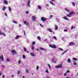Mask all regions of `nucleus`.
<instances>
[{
    "mask_svg": "<svg viewBox=\"0 0 78 78\" xmlns=\"http://www.w3.org/2000/svg\"><path fill=\"white\" fill-rule=\"evenodd\" d=\"M75 45V42H71L69 44V45L70 46H73V45Z\"/></svg>",
    "mask_w": 78,
    "mask_h": 78,
    "instance_id": "obj_1",
    "label": "nucleus"
},
{
    "mask_svg": "<svg viewBox=\"0 0 78 78\" xmlns=\"http://www.w3.org/2000/svg\"><path fill=\"white\" fill-rule=\"evenodd\" d=\"M46 18H45V17H42L41 19V20L42 21H43V22H45V20H46Z\"/></svg>",
    "mask_w": 78,
    "mask_h": 78,
    "instance_id": "obj_2",
    "label": "nucleus"
},
{
    "mask_svg": "<svg viewBox=\"0 0 78 78\" xmlns=\"http://www.w3.org/2000/svg\"><path fill=\"white\" fill-rule=\"evenodd\" d=\"M11 52L12 54H13V55H14V54L16 53V50H13L11 51Z\"/></svg>",
    "mask_w": 78,
    "mask_h": 78,
    "instance_id": "obj_3",
    "label": "nucleus"
},
{
    "mask_svg": "<svg viewBox=\"0 0 78 78\" xmlns=\"http://www.w3.org/2000/svg\"><path fill=\"white\" fill-rule=\"evenodd\" d=\"M61 67H62V65L55 66V68H57V69L59 68H61Z\"/></svg>",
    "mask_w": 78,
    "mask_h": 78,
    "instance_id": "obj_4",
    "label": "nucleus"
},
{
    "mask_svg": "<svg viewBox=\"0 0 78 78\" xmlns=\"http://www.w3.org/2000/svg\"><path fill=\"white\" fill-rule=\"evenodd\" d=\"M0 59H2L3 62L4 61V60H3V55H2L0 56Z\"/></svg>",
    "mask_w": 78,
    "mask_h": 78,
    "instance_id": "obj_5",
    "label": "nucleus"
},
{
    "mask_svg": "<svg viewBox=\"0 0 78 78\" xmlns=\"http://www.w3.org/2000/svg\"><path fill=\"white\" fill-rule=\"evenodd\" d=\"M24 24L26 25H27V26H29V23H28L27 22L25 21H23Z\"/></svg>",
    "mask_w": 78,
    "mask_h": 78,
    "instance_id": "obj_6",
    "label": "nucleus"
},
{
    "mask_svg": "<svg viewBox=\"0 0 78 78\" xmlns=\"http://www.w3.org/2000/svg\"><path fill=\"white\" fill-rule=\"evenodd\" d=\"M56 60H57L56 58L53 59L52 61V62H54V63H56V61H56Z\"/></svg>",
    "mask_w": 78,
    "mask_h": 78,
    "instance_id": "obj_7",
    "label": "nucleus"
},
{
    "mask_svg": "<svg viewBox=\"0 0 78 78\" xmlns=\"http://www.w3.org/2000/svg\"><path fill=\"white\" fill-rule=\"evenodd\" d=\"M3 2H4L5 5H8V2L6 0L4 1Z\"/></svg>",
    "mask_w": 78,
    "mask_h": 78,
    "instance_id": "obj_8",
    "label": "nucleus"
},
{
    "mask_svg": "<svg viewBox=\"0 0 78 78\" xmlns=\"http://www.w3.org/2000/svg\"><path fill=\"white\" fill-rule=\"evenodd\" d=\"M30 1L29 0L28 1V2H27V5L29 7H30Z\"/></svg>",
    "mask_w": 78,
    "mask_h": 78,
    "instance_id": "obj_9",
    "label": "nucleus"
},
{
    "mask_svg": "<svg viewBox=\"0 0 78 78\" xmlns=\"http://www.w3.org/2000/svg\"><path fill=\"white\" fill-rule=\"evenodd\" d=\"M63 19H64V20H69V19H67V18L66 17V16H64L63 17Z\"/></svg>",
    "mask_w": 78,
    "mask_h": 78,
    "instance_id": "obj_10",
    "label": "nucleus"
},
{
    "mask_svg": "<svg viewBox=\"0 0 78 78\" xmlns=\"http://www.w3.org/2000/svg\"><path fill=\"white\" fill-rule=\"evenodd\" d=\"M32 18L33 21H34V20H36V18L35 17V16H32Z\"/></svg>",
    "mask_w": 78,
    "mask_h": 78,
    "instance_id": "obj_11",
    "label": "nucleus"
},
{
    "mask_svg": "<svg viewBox=\"0 0 78 78\" xmlns=\"http://www.w3.org/2000/svg\"><path fill=\"white\" fill-rule=\"evenodd\" d=\"M68 51V49H67L66 50L63 52L62 54V55H64V53H66V52H67Z\"/></svg>",
    "mask_w": 78,
    "mask_h": 78,
    "instance_id": "obj_12",
    "label": "nucleus"
},
{
    "mask_svg": "<svg viewBox=\"0 0 78 78\" xmlns=\"http://www.w3.org/2000/svg\"><path fill=\"white\" fill-rule=\"evenodd\" d=\"M30 55L31 56H35V55H34V54H33V53H30Z\"/></svg>",
    "mask_w": 78,
    "mask_h": 78,
    "instance_id": "obj_13",
    "label": "nucleus"
},
{
    "mask_svg": "<svg viewBox=\"0 0 78 78\" xmlns=\"http://www.w3.org/2000/svg\"><path fill=\"white\" fill-rule=\"evenodd\" d=\"M52 48H53L56 49L57 48L56 46V45H53L52 46Z\"/></svg>",
    "mask_w": 78,
    "mask_h": 78,
    "instance_id": "obj_14",
    "label": "nucleus"
},
{
    "mask_svg": "<svg viewBox=\"0 0 78 78\" xmlns=\"http://www.w3.org/2000/svg\"><path fill=\"white\" fill-rule=\"evenodd\" d=\"M48 31H49V32H50L51 33H53V31L51 30L50 29H48Z\"/></svg>",
    "mask_w": 78,
    "mask_h": 78,
    "instance_id": "obj_15",
    "label": "nucleus"
},
{
    "mask_svg": "<svg viewBox=\"0 0 78 78\" xmlns=\"http://www.w3.org/2000/svg\"><path fill=\"white\" fill-rule=\"evenodd\" d=\"M67 62L68 63H71V61H70V59H68L67 60Z\"/></svg>",
    "mask_w": 78,
    "mask_h": 78,
    "instance_id": "obj_16",
    "label": "nucleus"
},
{
    "mask_svg": "<svg viewBox=\"0 0 78 78\" xmlns=\"http://www.w3.org/2000/svg\"><path fill=\"white\" fill-rule=\"evenodd\" d=\"M58 26H57V25H55V30H58Z\"/></svg>",
    "mask_w": 78,
    "mask_h": 78,
    "instance_id": "obj_17",
    "label": "nucleus"
},
{
    "mask_svg": "<svg viewBox=\"0 0 78 78\" xmlns=\"http://www.w3.org/2000/svg\"><path fill=\"white\" fill-rule=\"evenodd\" d=\"M72 14H74V12H72L70 13L69 16H71Z\"/></svg>",
    "mask_w": 78,
    "mask_h": 78,
    "instance_id": "obj_18",
    "label": "nucleus"
},
{
    "mask_svg": "<svg viewBox=\"0 0 78 78\" xmlns=\"http://www.w3.org/2000/svg\"><path fill=\"white\" fill-rule=\"evenodd\" d=\"M6 7H3V8H2L3 11H5V9H6Z\"/></svg>",
    "mask_w": 78,
    "mask_h": 78,
    "instance_id": "obj_19",
    "label": "nucleus"
},
{
    "mask_svg": "<svg viewBox=\"0 0 78 78\" xmlns=\"http://www.w3.org/2000/svg\"><path fill=\"white\" fill-rule=\"evenodd\" d=\"M37 39H38L39 41H41V37L40 36H37Z\"/></svg>",
    "mask_w": 78,
    "mask_h": 78,
    "instance_id": "obj_20",
    "label": "nucleus"
},
{
    "mask_svg": "<svg viewBox=\"0 0 78 78\" xmlns=\"http://www.w3.org/2000/svg\"><path fill=\"white\" fill-rule=\"evenodd\" d=\"M19 37V36L17 35L16 36V37H15V39H18Z\"/></svg>",
    "mask_w": 78,
    "mask_h": 78,
    "instance_id": "obj_21",
    "label": "nucleus"
},
{
    "mask_svg": "<svg viewBox=\"0 0 78 78\" xmlns=\"http://www.w3.org/2000/svg\"><path fill=\"white\" fill-rule=\"evenodd\" d=\"M23 59L26 58V57H25V56L24 55H23Z\"/></svg>",
    "mask_w": 78,
    "mask_h": 78,
    "instance_id": "obj_22",
    "label": "nucleus"
},
{
    "mask_svg": "<svg viewBox=\"0 0 78 78\" xmlns=\"http://www.w3.org/2000/svg\"><path fill=\"white\" fill-rule=\"evenodd\" d=\"M35 44H36V42L35 41H34L32 42V45H34Z\"/></svg>",
    "mask_w": 78,
    "mask_h": 78,
    "instance_id": "obj_23",
    "label": "nucleus"
},
{
    "mask_svg": "<svg viewBox=\"0 0 78 78\" xmlns=\"http://www.w3.org/2000/svg\"><path fill=\"white\" fill-rule=\"evenodd\" d=\"M8 8L9 11H11V7H9Z\"/></svg>",
    "mask_w": 78,
    "mask_h": 78,
    "instance_id": "obj_24",
    "label": "nucleus"
},
{
    "mask_svg": "<svg viewBox=\"0 0 78 78\" xmlns=\"http://www.w3.org/2000/svg\"><path fill=\"white\" fill-rule=\"evenodd\" d=\"M48 67H49L50 69H51V66H50V64H48Z\"/></svg>",
    "mask_w": 78,
    "mask_h": 78,
    "instance_id": "obj_25",
    "label": "nucleus"
},
{
    "mask_svg": "<svg viewBox=\"0 0 78 78\" xmlns=\"http://www.w3.org/2000/svg\"><path fill=\"white\" fill-rule=\"evenodd\" d=\"M65 11H68V12H69V10H68L67 9V8H65Z\"/></svg>",
    "mask_w": 78,
    "mask_h": 78,
    "instance_id": "obj_26",
    "label": "nucleus"
},
{
    "mask_svg": "<svg viewBox=\"0 0 78 78\" xmlns=\"http://www.w3.org/2000/svg\"><path fill=\"white\" fill-rule=\"evenodd\" d=\"M7 62H10V61L9 59L8 58H7Z\"/></svg>",
    "mask_w": 78,
    "mask_h": 78,
    "instance_id": "obj_27",
    "label": "nucleus"
},
{
    "mask_svg": "<svg viewBox=\"0 0 78 78\" xmlns=\"http://www.w3.org/2000/svg\"><path fill=\"white\" fill-rule=\"evenodd\" d=\"M73 28H74L75 29V27L73 26L71 27V30H73Z\"/></svg>",
    "mask_w": 78,
    "mask_h": 78,
    "instance_id": "obj_28",
    "label": "nucleus"
},
{
    "mask_svg": "<svg viewBox=\"0 0 78 78\" xmlns=\"http://www.w3.org/2000/svg\"><path fill=\"white\" fill-rule=\"evenodd\" d=\"M45 72H46V73H49V72H48V70L47 69H46V70L45 71Z\"/></svg>",
    "mask_w": 78,
    "mask_h": 78,
    "instance_id": "obj_29",
    "label": "nucleus"
},
{
    "mask_svg": "<svg viewBox=\"0 0 78 78\" xmlns=\"http://www.w3.org/2000/svg\"><path fill=\"white\" fill-rule=\"evenodd\" d=\"M38 9H41V7L39 5L38 6Z\"/></svg>",
    "mask_w": 78,
    "mask_h": 78,
    "instance_id": "obj_30",
    "label": "nucleus"
},
{
    "mask_svg": "<svg viewBox=\"0 0 78 78\" xmlns=\"http://www.w3.org/2000/svg\"><path fill=\"white\" fill-rule=\"evenodd\" d=\"M73 60H74V61H77L76 59H75V58H73Z\"/></svg>",
    "mask_w": 78,
    "mask_h": 78,
    "instance_id": "obj_31",
    "label": "nucleus"
},
{
    "mask_svg": "<svg viewBox=\"0 0 78 78\" xmlns=\"http://www.w3.org/2000/svg\"><path fill=\"white\" fill-rule=\"evenodd\" d=\"M72 3L73 6H75V3L73 2H72Z\"/></svg>",
    "mask_w": 78,
    "mask_h": 78,
    "instance_id": "obj_32",
    "label": "nucleus"
},
{
    "mask_svg": "<svg viewBox=\"0 0 78 78\" xmlns=\"http://www.w3.org/2000/svg\"><path fill=\"white\" fill-rule=\"evenodd\" d=\"M21 63V61H20V60H19L18 62V64H20Z\"/></svg>",
    "mask_w": 78,
    "mask_h": 78,
    "instance_id": "obj_33",
    "label": "nucleus"
},
{
    "mask_svg": "<svg viewBox=\"0 0 78 78\" xmlns=\"http://www.w3.org/2000/svg\"><path fill=\"white\" fill-rule=\"evenodd\" d=\"M49 47H51V48H53V45H52L51 44L49 45Z\"/></svg>",
    "mask_w": 78,
    "mask_h": 78,
    "instance_id": "obj_34",
    "label": "nucleus"
},
{
    "mask_svg": "<svg viewBox=\"0 0 78 78\" xmlns=\"http://www.w3.org/2000/svg\"><path fill=\"white\" fill-rule=\"evenodd\" d=\"M53 17V15H51L49 17V19H51Z\"/></svg>",
    "mask_w": 78,
    "mask_h": 78,
    "instance_id": "obj_35",
    "label": "nucleus"
},
{
    "mask_svg": "<svg viewBox=\"0 0 78 78\" xmlns=\"http://www.w3.org/2000/svg\"><path fill=\"white\" fill-rule=\"evenodd\" d=\"M38 69H39V66H37V70H38Z\"/></svg>",
    "mask_w": 78,
    "mask_h": 78,
    "instance_id": "obj_36",
    "label": "nucleus"
},
{
    "mask_svg": "<svg viewBox=\"0 0 78 78\" xmlns=\"http://www.w3.org/2000/svg\"><path fill=\"white\" fill-rule=\"evenodd\" d=\"M29 13V12H28V11H26V13L27 14H28Z\"/></svg>",
    "mask_w": 78,
    "mask_h": 78,
    "instance_id": "obj_37",
    "label": "nucleus"
},
{
    "mask_svg": "<svg viewBox=\"0 0 78 78\" xmlns=\"http://www.w3.org/2000/svg\"><path fill=\"white\" fill-rule=\"evenodd\" d=\"M20 71H18V72L17 73V74H20Z\"/></svg>",
    "mask_w": 78,
    "mask_h": 78,
    "instance_id": "obj_38",
    "label": "nucleus"
},
{
    "mask_svg": "<svg viewBox=\"0 0 78 78\" xmlns=\"http://www.w3.org/2000/svg\"><path fill=\"white\" fill-rule=\"evenodd\" d=\"M13 23H16V24H17V22L14 21H13Z\"/></svg>",
    "mask_w": 78,
    "mask_h": 78,
    "instance_id": "obj_39",
    "label": "nucleus"
},
{
    "mask_svg": "<svg viewBox=\"0 0 78 78\" xmlns=\"http://www.w3.org/2000/svg\"><path fill=\"white\" fill-rule=\"evenodd\" d=\"M31 49H34V47L33 46H31Z\"/></svg>",
    "mask_w": 78,
    "mask_h": 78,
    "instance_id": "obj_40",
    "label": "nucleus"
},
{
    "mask_svg": "<svg viewBox=\"0 0 78 78\" xmlns=\"http://www.w3.org/2000/svg\"><path fill=\"white\" fill-rule=\"evenodd\" d=\"M26 73H28V69H27L26 70Z\"/></svg>",
    "mask_w": 78,
    "mask_h": 78,
    "instance_id": "obj_41",
    "label": "nucleus"
},
{
    "mask_svg": "<svg viewBox=\"0 0 78 78\" xmlns=\"http://www.w3.org/2000/svg\"><path fill=\"white\" fill-rule=\"evenodd\" d=\"M40 25L41 26V27H44V26L42 25V24H40Z\"/></svg>",
    "mask_w": 78,
    "mask_h": 78,
    "instance_id": "obj_42",
    "label": "nucleus"
},
{
    "mask_svg": "<svg viewBox=\"0 0 78 78\" xmlns=\"http://www.w3.org/2000/svg\"><path fill=\"white\" fill-rule=\"evenodd\" d=\"M2 34L4 36H6V35L4 33H3Z\"/></svg>",
    "mask_w": 78,
    "mask_h": 78,
    "instance_id": "obj_43",
    "label": "nucleus"
},
{
    "mask_svg": "<svg viewBox=\"0 0 78 78\" xmlns=\"http://www.w3.org/2000/svg\"><path fill=\"white\" fill-rule=\"evenodd\" d=\"M64 31H65V32H66V31H67V30H64Z\"/></svg>",
    "mask_w": 78,
    "mask_h": 78,
    "instance_id": "obj_44",
    "label": "nucleus"
},
{
    "mask_svg": "<svg viewBox=\"0 0 78 78\" xmlns=\"http://www.w3.org/2000/svg\"><path fill=\"white\" fill-rule=\"evenodd\" d=\"M62 73H59V75H62Z\"/></svg>",
    "mask_w": 78,
    "mask_h": 78,
    "instance_id": "obj_45",
    "label": "nucleus"
},
{
    "mask_svg": "<svg viewBox=\"0 0 78 78\" xmlns=\"http://www.w3.org/2000/svg\"><path fill=\"white\" fill-rule=\"evenodd\" d=\"M24 35H26V34H25V31H24Z\"/></svg>",
    "mask_w": 78,
    "mask_h": 78,
    "instance_id": "obj_46",
    "label": "nucleus"
},
{
    "mask_svg": "<svg viewBox=\"0 0 78 78\" xmlns=\"http://www.w3.org/2000/svg\"><path fill=\"white\" fill-rule=\"evenodd\" d=\"M53 38H54V39H56L57 38H56V37H55V36H54L53 37Z\"/></svg>",
    "mask_w": 78,
    "mask_h": 78,
    "instance_id": "obj_47",
    "label": "nucleus"
},
{
    "mask_svg": "<svg viewBox=\"0 0 78 78\" xmlns=\"http://www.w3.org/2000/svg\"><path fill=\"white\" fill-rule=\"evenodd\" d=\"M69 73V71L67 70L66 72V73Z\"/></svg>",
    "mask_w": 78,
    "mask_h": 78,
    "instance_id": "obj_48",
    "label": "nucleus"
},
{
    "mask_svg": "<svg viewBox=\"0 0 78 78\" xmlns=\"http://www.w3.org/2000/svg\"><path fill=\"white\" fill-rule=\"evenodd\" d=\"M5 16H7V13H5Z\"/></svg>",
    "mask_w": 78,
    "mask_h": 78,
    "instance_id": "obj_49",
    "label": "nucleus"
},
{
    "mask_svg": "<svg viewBox=\"0 0 78 78\" xmlns=\"http://www.w3.org/2000/svg\"><path fill=\"white\" fill-rule=\"evenodd\" d=\"M66 75H67V74L66 73H65L64 74V76H66Z\"/></svg>",
    "mask_w": 78,
    "mask_h": 78,
    "instance_id": "obj_50",
    "label": "nucleus"
},
{
    "mask_svg": "<svg viewBox=\"0 0 78 78\" xmlns=\"http://www.w3.org/2000/svg\"><path fill=\"white\" fill-rule=\"evenodd\" d=\"M27 51V50L26 49H24V51Z\"/></svg>",
    "mask_w": 78,
    "mask_h": 78,
    "instance_id": "obj_51",
    "label": "nucleus"
},
{
    "mask_svg": "<svg viewBox=\"0 0 78 78\" xmlns=\"http://www.w3.org/2000/svg\"><path fill=\"white\" fill-rule=\"evenodd\" d=\"M11 77H14V75H12Z\"/></svg>",
    "mask_w": 78,
    "mask_h": 78,
    "instance_id": "obj_52",
    "label": "nucleus"
},
{
    "mask_svg": "<svg viewBox=\"0 0 78 78\" xmlns=\"http://www.w3.org/2000/svg\"><path fill=\"white\" fill-rule=\"evenodd\" d=\"M73 65H76V63H75L73 64Z\"/></svg>",
    "mask_w": 78,
    "mask_h": 78,
    "instance_id": "obj_53",
    "label": "nucleus"
},
{
    "mask_svg": "<svg viewBox=\"0 0 78 78\" xmlns=\"http://www.w3.org/2000/svg\"><path fill=\"white\" fill-rule=\"evenodd\" d=\"M46 6H49V5H46Z\"/></svg>",
    "mask_w": 78,
    "mask_h": 78,
    "instance_id": "obj_54",
    "label": "nucleus"
},
{
    "mask_svg": "<svg viewBox=\"0 0 78 78\" xmlns=\"http://www.w3.org/2000/svg\"><path fill=\"white\" fill-rule=\"evenodd\" d=\"M3 34V33H2V32H0V34Z\"/></svg>",
    "mask_w": 78,
    "mask_h": 78,
    "instance_id": "obj_55",
    "label": "nucleus"
},
{
    "mask_svg": "<svg viewBox=\"0 0 78 78\" xmlns=\"http://www.w3.org/2000/svg\"><path fill=\"white\" fill-rule=\"evenodd\" d=\"M2 77H3V78H5V76L4 75H3L2 76Z\"/></svg>",
    "mask_w": 78,
    "mask_h": 78,
    "instance_id": "obj_56",
    "label": "nucleus"
},
{
    "mask_svg": "<svg viewBox=\"0 0 78 78\" xmlns=\"http://www.w3.org/2000/svg\"><path fill=\"white\" fill-rule=\"evenodd\" d=\"M51 4L52 5H54V4H53V2H52L51 3Z\"/></svg>",
    "mask_w": 78,
    "mask_h": 78,
    "instance_id": "obj_57",
    "label": "nucleus"
},
{
    "mask_svg": "<svg viewBox=\"0 0 78 78\" xmlns=\"http://www.w3.org/2000/svg\"><path fill=\"white\" fill-rule=\"evenodd\" d=\"M60 50H61V51H63V49H60Z\"/></svg>",
    "mask_w": 78,
    "mask_h": 78,
    "instance_id": "obj_58",
    "label": "nucleus"
},
{
    "mask_svg": "<svg viewBox=\"0 0 78 78\" xmlns=\"http://www.w3.org/2000/svg\"><path fill=\"white\" fill-rule=\"evenodd\" d=\"M40 48V49H44V48Z\"/></svg>",
    "mask_w": 78,
    "mask_h": 78,
    "instance_id": "obj_59",
    "label": "nucleus"
},
{
    "mask_svg": "<svg viewBox=\"0 0 78 78\" xmlns=\"http://www.w3.org/2000/svg\"><path fill=\"white\" fill-rule=\"evenodd\" d=\"M67 17H69V14H67Z\"/></svg>",
    "mask_w": 78,
    "mask_h": 78,
    "instance_id": "obj_60",
    "label": "nucleus"
},
{
    "mask_svg": "<svg viewBox=\"0 0 78 78\" xmlns=\"http://www.w3.org/2000/svg\"><path fill=\"white\" fill-rule=\"evenodd\" d=\"M19 27H21V24H20L19 25Z\"/></svg>",
    "mask_w": 78,
    "mask_h": 78,
    "instance_id": "obj_61",
    "label": "nucleus"
},
{
    "mask_svg": "<svg viewBox=\"0 0 78 78\" xmlns=\"http://www.w3.org/2000/svg\"><path fill=\"white\" fill-rule=\"evenodd\" d=\"M41 50H45V49H41Z\"/></svg>",
    "mask_w": 78,
    "mask_h": 78,
    "instance_id": "obj_62",
    "label": "nucleus"
},
{
    "mask_svg": "<svg viewBox=\"0 0 78 78\" xmlns=\"http://www.w3.org/2000/svg\"><path fill=\"white\" fill-rule=\"evenodd\" d=\"M22 78H24L25 77L24 76H23Z\"/></svg>",
    "mask_w": 78,
    "mask_h": 78,
    "instance_id": "obj_63",
    "label": "nucleus"
},
{
    "mask_svg": "<svg viewBox=\"0 0 78 78\" xmlns=\"http://www.w3.org/2000/svg\"><path fill=\"white\" fill-rule=\"evenodd\" d=\"M37 51H39V49H37Z\"/></svg>",
    "mask_w": 78,
    "mask_h": 78,
    "instance_id": "obj_64",
    "label": "nucleus"
}]
</instances>
